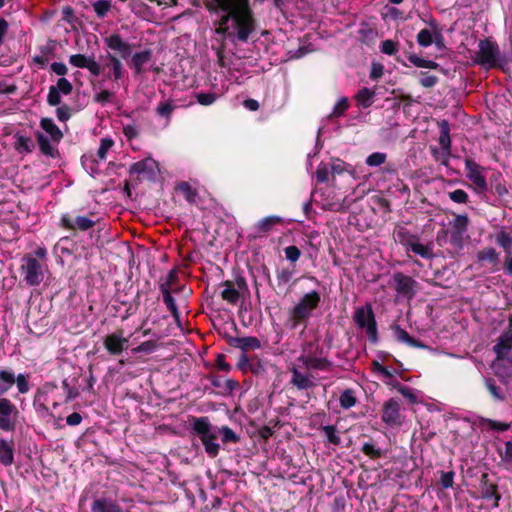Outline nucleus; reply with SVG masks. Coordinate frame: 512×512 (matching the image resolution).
Listing matches in <instances>:
<instances>
[{"label": "nucleus", "mask_w": 512, "mask_h": 512, "mask_svg": "<svg viewBox=\"0 0 512 512\" xmlns=\"http://www.w3.org/2000/svg\"><path fill=\"white\" fill-rule=\"evenodd\" d=\"M203 3L211 14L223 13L218 33L246 43L256 30L257 21L250 0H203Z\"/></svg>", "instance_id": "obj_1"}, {"label": "nucleus", "mask_w": 512, "mask_h": 512, "mask_svg": "<svg viewBox=\"0 0 512 512\" xmlns=\"http://www.w3.org/2000/svg\"><path fill=\"white\" fill-rule=\"evenodd\" d=\"M189 425L190 434L200 440L205 453L211 459L216 458L220 453L221 446L217 442L219 436L224 445L237 444L241 440L240 436L229 426H215L207 416H191Z\"/></svg>", "instance_id": "obj_2"}, {"label": "nucleus", "mask_w": 512, "mask_h": 512, "mask_svg": "<svg viewBox=\"0 0 512 512\" xmlns=\"http://www.w3.org/2000/svg\"><path fill=\"white\" fill-rule=\"evenodd\" d=\"M472 62L486 70L502 69L507 64V60L501 55L498 44L489 38L479 41L478 51L472 57Z\"/></svg>", "instance_id": "obj_3"}, {"label": "nucleus", "mask_w": 512, "mask_h": 512, "mask_svg": "<svg viewBox=\"0 0 512 512\" xmlns=\"http://www.w3.org/2000/svg\"><path fill=\"white\" fill-rule=\"evenodd\" d=\"M320 302L321 296L318 291L312 290L304 294V296L299 299L298 303L289 311L291 328L295 329L302 324L306 327L313 311L318 308Z\"/></svg>", "instance_id": "obj_4"}, {"label": "nucleus", "mask_w": 512, "mask_h": 512, "mask_svg": "<svg viewBox=\"0 0 512 512\" xmlns=\"http://www.w3.org/2000/svg\"><path fill=\"white\" fill-rule=\"evenodd\" d=\"M353 321L360 329L365 330L370 343H378L379 334L377 322L370 303H366L365 305L355 309Z\"/></svg>", "instance_id": "obj_5"}, {"label": "nucleus", "mask_w": 512, "mask_h": 512, "mask_svg": "<svg viewBox=\"0 0 512 512\" xmlns=\"http://www.w3.org/2000/svg\"><path fill=\"white\" fill-rule=\"evenodd\" d=\"M90 509L91 512H124L118 502V489L113 486L102 492L97 491Z\"/></svg>", "instance_id": "obj_6"}, {"label": "nucleus", "mask_w": 512, "mask_h": 512, "mask_svg": "<svg viewBox=\"0 0 512 512\" xmlns=\"http://www.w3.org/2000/svg\"><path fill=\"white\" fill-rule=\"evenodd\" d=\"M314 346L313 342H309L306 348L303 349L302 354L298 357V361L301 362L307 370H320L328 371L332 368V362L325 357H318L321 355L323 349L316 345L315 351L308 350Z\"/></svg>", "instance_id": "obj_7"}, {"label": "nucleus", "mask_w": 512, "mask_h": 512, "mask_svg": "<svg viewBox=\"0 0 512 512\" xmlns=\"http://www.w3.org/2000/svg\"><path fill=\"white\" fill-rule=\"evenodd\" d=\"M21 262L20 271L26 284L38 286L44 279L41 263L32 254L24 255Z\"/></svg>", "instance_id": "obj_8"}, {"label": "nucleus", "mask_w": 512, "mask_h": 512, "mask_svg": "<svg viewBox=\"0 0 512 512\" xmlns=\"http://www.w3.org/2000/svg\"><path fill=\"white\" fill-rule=\"evenodd\" d=\"M483 169L472 158L465 159L466 177L472 183V187L477 194H483L488 189L486 178L482 174Z\"/></svg>", "instance_id": "obj_9"}, {"label": "nucleus", "mask_w": 512, "mask_h": 512, "mask_svg": "<svg viewBox=\"0 0 512 512\" xmlns=\"http://www.w3.org/2000/svg\"><path fill=\"white\" fill-rule=\"evenodd\" d=\"M19 411L8 398H0V430L13 432Z\"/></svg>", "instance_id": "obj_10"}, {"label": "nucleus", "mask_w": 512, "mask_h": 512, "mask_svg": "<svg viewBox=\"0 0 512 512\" xmlns=\"http://www.w3.org/2000/svg\"><path fill=\"white\" fill-rule=\"evenodd\" d=\"M96 221L86 216H75L72 217L70 214H62L59 222V226L63 229L70 231H81L85 232L90 228L94 227Z\"/></svg>", "instance_id": "obj_11"}, {"label": "nucleus", "mask_w": 512, "mask_h": 512, "mask_svg": "<svg viewBox=\"0 0 512 512\" xmlns=\"http://www.w3.org/2000/svg\"><path fill=\"white\" fill-rule=\"evenodd\" d=\"M123 334V330H117L104 338V348L110 355L118 356L128 348L129 339L124 337Z\"/></svg>", "instance_id": "obj_12"}, {"label": "nucleus", "mask_w": 512, "mask_h": 512, "mask_svg": "<svg viewBox=\"0 0 512 512\" xmlns=\"http://www.w3.org/2000/svg\"><path fill=\"white\" fill-rule=\"evenodd\" d=\"M393 280L395 283V290L399 295L404 296L409 300L415 296L418 282L412 277L404 275L401 272H396L393 275Z\"/></svg>", "instance_id": "obj_13"}, {"label": "nucleus", "mask_w": 512, "mask_h": 512, "mask_svg": "<svg viewBox=\"0 0 512 512\" xmlns=\"http://www.w3.org/2000/svg\"><path fill=\"white\" fill-rule=\"evenodd\" d=\"M381 419L390 427L401 425L402 417L400 414V401L398 399L390 398L383 404Z\"/></svg>", "instance_id": "obj_14"}, {"label": "nucleus", "mask_w": 512, "mask_h": 512, "mask_svg": "<svg viewBox=\"0 0 512 512\" xmlns=\"http://www.w3.org/2000/svg\"><path fill=\"white\" fill-rule=\"evenodd\" d=\"M56 389L57 385L55 383L47 382L36 391L33 400V406L37 413L44 414L49 412V409L46 405V402L48 401V395L53 393Z\"/></svg>", "instance_id": "obj_15"}, {"label": "nucleus", "mask_w": 512, "mask_h": 512, "mask_svg": "<svg viewBox=\"0 0 512 512\" xmlns=\"http://www.w3.org/2000/svg\"><path fill=\"white\" fill-rule=\"evenodd\" d=\"M512 349V327L508 325L501 335L498 337L496 344L493 346V352L497 360H504L508 352Z\"/></svg>", "instance_id": "obj_16"}, {"label": "nucleus", "mask_w": 512, "mask_h": 512, "mask_svg": "<svg viewBox=\"0 0 512 512\" xmlns=\"http://www.w3.org/2000/svg\"><path fill=\"white\" fill-rule=\"evenodd\" d=\"M480 493L481 497L485 500H494L493 507L499 506L501 495L498 493V486L495 483L490 482L487 473L481 476L480 481Z\"/></svg>", "instance_id": "obj_17"}, {"label": "nucleus", "mask_w": 512, "mask_h": 512, "mask_svg": "<svg viewBox=\"0 0 512 512\" xmlns=\"http://www.w3.org/2000/svg\"><path fill=\"white\" fill-rule=\"evenodd\" d=\"M450 236L451 242H461L463 235L466 233L469 226V218L466 214L456 215L455 218L450 222Z\"/></svg>", "instance_id": "obj_18"}, {"label": "nucleus", "mask_w": 512, "mask_h": 512, "mask_svg": "<svg viewBox=\"0 0 512 512\" xmlns=\"http://www.w3.org/2000/svg\"><path fill=\"white\" fill-rule=\"evenodd\" d=\"M105 43L109 49L119 52L120 56L123 59L129 57L132 53L133 45L128 42H125L122 39V37L117 33H114L109 37H106Z\"/></svg>", "instance_id": "obj_19"}, {"label": "nucleus", "mask_w": 512, "mask_h": 512, "mask_svg": "<svg viewBox=\"0 0 512 512\" xmlns=\"http://www.w3.org/2000/svg\"><path fill=\"white\" fill-rule=\"evenodd\" d=\"M391 330L393 332L394 338L398 342H403L413 348H419V349H427L428 348V346L425 343L410 336L408 334V332L405 329L401 328L398 324H393L391 326Z\"/></svg>", "instance_id": "obj_20"}, {"label": "nucleus", "mask_w": 512, "mask_h": 512, "mask_svg": "<svg viewBox=\"0 0 512 512\" xmlns=\"http://www.w3.org/2000/svg\"><path fill=\"white\" fill-rule=\"evenodd\" d=\"M440 126V136H439V144L445 153V157L441 161V163L445 166L448 165V157L451 152V138H450V126L447 120H442L439 123Z\"/></svg>", "instance_id": "obj_21"}, {"label": "nucleus", "mask_w": 512, "mask_h": 512, "mask_svg": "<svg viewBox=\"0 0 512 512\" xmlns=\"http://www.w3.org/2000/svg\"><path fill=\"white\" fill-rule=\"evenodd\" d=\"M35 137L39 145L40 151L43 155L56 158L59 155L58 149L53 145V142L48 139L42 132L36 131Z\"/></svg>", "instance_id": "obj_22"}, {"label": "nucleus", "mask_w": 512, "mask_h": 512, "mask_svg": "<svg viewBox=\"0 0 512 512\" xmlns=\"http://www.w3.org/2000/svg\"><path fill=\"white\" fill-rule=\"evenodd\" d=\"M40 127L49 134L51 141L54 144H59L63 139V132L60 128L54 123L53 119L44 117L40 120Z\"/></svg>", "instance_id": "obj_23"}, {"label": "nucleus", "mask_w": 512, "mask_h": 512, "mask_svg": "<svg viewBox=\"0 0 512 512\" xmlns=\"http://www.w3.org/2000/svg\"><path fill=\"white\" fill-rule=\"evenodd\" d=\"M152 59V51L146 49L141 52L135 53L131 58L130 67L134 70L136 75H140L144 72L143 66Z\"/></svg>", "instance_id": "obj_24"}, {"label": "nucleus", "mask_w": 512, "mask_h": 512, "mask_svg": "<svg viewBox=\"0 0 512 512\" xmlns=\"http://www.w3.org/2000/svg\"><path fill=\"white\" fill-rule=\"evenodd\" d=\"M14 462V442L0 439V463L10 466Z\"/></svg>", "instance_id": "obj_25"}, {"label": "nucleus", "mask_w": 512, "mask_h": 512, "mask_svg": "<svg viewBox=\"0 0 512 512\" xmlns=\"http://www.w3.org/2000/svg\"><path fill=\"white\" fill-rule=\"evenodd\" d=\"M220 286L224 287L221 291V298L229 304H236L240 298V292L234 286V282L226 280Z\"/></svg>", "instance_id": "obj_26"}, {"label": "nucleus", "mask_w": 512, "mask_h": 512, "mask_svg": "<svg viewBox=\"0 0 512 512\" xmlns=\"http://www.w3.org/2000/svg\"><path fill=\"white\" fill-rule=\"evenodd\" d=\"M291 373L290 383L298 390H307L314 387V383L310 380L309 376L301 373L297 368L293 367Z\"/></svg>", "instance_id": "obj_27"}, {"label": "nucleus", "mask_w": 512, "mask_h": 512, "mask_svg": "<svg viewBox=\"0 0 512 512\" xmlns=\"http://www.w3.org/2000/svg\"><path fill=\"white\" fill-rule=\"evenodd\" d=\"M100 59L102 61L107 60V61L112 62V67H110L111 73H109L107 75L109 78L111 76H113L115 81H118L122 78L123 72H124L123 65H122L121 61L116 56H114L108 52L106 55L100 56Z\"/></svg>", "instance_id": "obj_28"}, {"label": "nucleus", "mask_w": 512, "mask_h": 512, "mask_svg": "<svg viewBox=\"0 0 512 512\" xmlns=\"http://www.w3.org/2000/svg\"><path fill=\"white\" fill-rule=\"evenodd\" d=\"M163 297V302L165 303L167 309L171 313L172 317L174 318L176 324L178 326L181 325L180 321V312L178 310V307L176 305L175 299L172 296L171 292L169 290H166V288H163V291H160Z\"/></svg>", "instance_id": "obj_29"}, {"label": "nucleus", "mask_w": 512, "mask_h": 512, "mask_svg": "<svg viewBox=\"0 0 512 512\" xmlns=\"http://www.w3.org/2000/svg\"><path fill=\"white\" fill-rule=\"evenodd\" d=\"M375 92L370 88L363 87L355 95V100L363 109L369 108L374 102Z\"/></svg>", "instance_id": "obj_30"}, {"label": "nucleus", "mask_w": 512, "mask_h": 512, "mask_svg": "<svg viewBox=\"0 0 512 512\" xmlns=\"http://www.w3.org/2000/svg\"><path fill=\"white\" fill-rule=\"evenodd\" d=\"M15 143L14 148L20 154H29L33 151L35 145L30 137L24 136L22 134H15Z\"/></svg>", "instance_id": "obj_31"}, {"label": "nucleus", "mask_w": 512, "mask_h": 512, "mask_svg": "<svg viewBox=\"0 0 512 512\" xmlns=\"http://www.w3.org/2000/svg\"><path fill=\"white\" fill-rule=\"evenodd\" d=\"M14 385V372L11 369L0 370V398Z\"/></svg>", "instance_id": "obj_32"}, {"label": "nucleus", "mask_w": 512, "mask_h": 512, "mask_svg": "<svg viewBox=\"0 0 512 512\" xmlns=\"http://www.w3.org/2000/svg\"><path fill=\"white\" fill-rule=\"evenodd\" d=\"M495 242L499 247H501L505 251L506 256L511 255L512 236L504 228H502L499 232L496 233Z\"/></svg>", "instance_id": "obj_33"}, {"label": "nucleus", "mask_w": 512, "mask_h": 512, "mask_svg": "<svg viewBox=\"0 0 512 512\" xmlns=\"http://www.w3.org/2000/svg\"><path fill=\"white\" fill-rule=\"evenodd\" d=\"M154 165L155 162L152 159L146 158L131 164L129 168V173L138 175L145 174L148 172L151 173L153 172Z\"/></svg>", "instance_id": "obj_34"}, {"label": "nucleus", "mask_w": 512, "mask_h": 512, "mask_svg": "<svg viewBox=\"0 0 512 512\" xmlns=\"http://www.w3.org/2000/svg\"><path fill=\"white\" fill-rule=\"evenodd\" d=\"M281 222L282 219L279 216L272 215L264 217L257 223V233L266 234L270 232L275 225L280 224Z\"/></svg>", "instance_id": "obj_35"}, {"label": "nucleus", "mask_w": 512, "mask_h": 512, "mask_svg": "<svg viewBox=\"0 0 512 512\" xmlns=\"http://www.w3.org/2000/svg\"><path fill=\"white\" fill-rule=\"evenodd\" d=\"M410 63L419 68H428L433 70H443L440 65L432 60H425L414 53H409L407 56Z\"/></svg>", "instance_id": "obj_36"}, {"label": "nucleus", "mask_w": 512, "mask_h": 512, "mask_svg": "<svg viewBox=\"0 0 512 512\" xmlns=\"http://www.w3.org/2000/svg\"><path fill=\"white\" fill-rule=\"evenodd\" d=\"M177 108L172 100H163L156 107V114L159 117L165 118L167 122L170 121L172 113Z\"/></svg>", "instance_id": "obj_37"}, {"label": "nucleus", "mask_w": 512, "mask_h": 512, "mask_svg": "<svg viewBox=\"0 0 512 512\" xmlns=\"http://www.w3.org/2000/svg\"><path fill=\"white\" fill-rule=\"evenodd\" d=\"M176 190L181 192L185 198V200L191 204L196 203L198 192L196 189H194L188 182L183 181L180 182L176 186Z\"/></svg>", "instance_id": "obj_38"}, {"label": "nucleus", "mask_w": 512, "mask_h": 512, "mask_svg": "<svg viewBox=\"0 0 512 512\" xmlns=\"http://www.w3.org/2000/svg\"><path fill=\"white\" fill-rule=\"evenodd\" d=\"M339 404L342 409H350L357 404V397L353 389H345L339 397Z\"/></svg>", "instance_id": "obj_39"}, {"label": "nucleus", "mask_w": 512, "mask_h": 512, "mask_svg": "<svg viewBox=\"0 0 512 512\" xmlns=\"http://www.w3.org/2000/svg\"><path fill=\"white\" fill-rule=\"evenodd\" d=\"M477 259L480 262L487 261L496 265L499 262V253L493 247H486L477 253Z\"/></svg>", "instance_id": "obj_40"}, {"label": "nucleus", "mask_w": 512, "mask_h": 512, "mask_svg": "<svg viewBox=\"0 0 512 512\" xmlns=\"http://www.w3.org/2000/svg\"><path fill=\"white\" fill-rule=\"evenodd\" d=\"M396 240L406 249L410 250L411 246L413 245V242L418 240V237L416 235H412L408 230L406 229H400L396 232Z\"/></svg>", "instance_id": "obj_41"}, {"label": "nucleus", "mask_w": 512, "mask_h": 512, "mask_svg": "<svg viewBox=\"0 0 512 512\" xmlns=\"http://www.w3.org/2000/svg\"><path fill=\"white\" fill-rule=\"evenodd\" d=\"M361 452L373 460L379 459L383 455L382 450L376 446L372 439L362 444Z\"/></svg>", "instance_id": "obj_42"}, {"label": "nucleus", "mask_w": 512, "mask_h": 512, "mask_svg": "<svg viewBox=\"0 0 512 512\" xmlns=\"http://www.w3.org/2000/svg\"><path fill=\"white\" fill-rule=\"evenodd\" d=\"M261 348L260 340L255 336L242 337L241 351L247 353L248 351H255Z\"/></svg>", "instance_id": "obj_43"}, {"label": "nucleus", "mask_w": 512, "mask_h": 512, "mask_svg": "<svg viewBox=\"0 0 512 512\" xmlns=\"http://www.w3.org/2000/svg\"><path fill=\"white\" fill-rule=\"evenodd\" d=\"M62 388L65 393L64 403H69L80 395L78 388L75 385H71L68 379L62 381Z\"/></svg>", "instance_id": "obj_44"}, {"label": "nucleus", "mask_w": 512, "mask_h": 512, "mask_svg": "<svg viewBox=\"0 0 512 512\" xmlns=\"http://www.w3.org/2000/svg\"><path fill=\"white\" fill-rule=\"evenodd\" d=\"M178 281V275H177V272L176 270L172 269L171 271L168 272V274L166 275V277L163 279L160 280V284H159V289L160 291H163V288H166V290H169L170 292L173 291V286L177 283Z\"/></svg>", "instance_id": "obj_45"}, {"label": "nucleus", "mask_w": 512, "mask_h": 512, "mask_svg": "<svg viewBox=\"0 0 512 512\" xmlns=\"http://www.w3.org/2000/svg\"><path fill=\"white\" fill-rule=\"evenodd\" d=\"M349 107H350V104H349L348 98L347 97L340 98L334 105V108H333L331 114L329 115V118L330 119L338 118V117L344 115V113L348 110Z\"/></svg>", "instance_id": "obj_46"}, {"label": "nucleus", "mask_w": 512, "mask_h": 512, "mask_svg": "<svg viewBox=\"0 0 512 512\" xmlns=\"http://www.w3.org/2000/svg\"><path fill=\"white\" fill-rule=\"evenodd\" d=\"M250 373H252L256 377H264L266 374L265 363L257 356H252Z\"/></svg>", "instance_id": "obj_47"}, {"label": "nucleus", "mask_w": 512, "mask_h": 512, "mask_svg": "<svg viewBox=\"0 0 512 512\" xmlns=\"http://www.w3.org/2000/svg\"><path fill=\"white\" fill-rule=\"evenodd\" d=\"M321 430L325 433L329 443L338 446L341 443V438L334 425H325L321 427Z\"/></svg>", "instance_id": "obj_48"}, {"label": "nucleus", "mask_w": 512, "mask_h": 512, "mask_svg": "<svg viewBox=\"0 0 512 512\" xmlns=\"http://www.w3.org/2000/svg\"><path fill=\"white\" fill-rule=\"evenodd\" d=\"M486 388L488 392L491 394V396L495 400H505V394L503 393L502 389L496 385V382L492 378H488L485 381Z\"/></svg>", "instance_id": "obj_49"}, {"label": "nucleus", "mask_w": 512, "mask_h": 512, "mask_svg": "<svg viewBox=\"0 0 512 512\" xmlns=\"http://www.w3.org/2000/svg\"><path fill=\"white\" fill-rule=\"evenodd\" d=\"M410 250L424 259H430L433 257L431 249L428 246L419 243L418 240L413 242Z\"/></svg>", "instance_id": "obj_50"}, {"label": "nucleus", "mask_w": 512, "mask_h": 512, "mask_svg": "<svg viewBox=\"0 0 512 512\" xmlns=\"http://www.w3.org/2000/svg\"><path fill=\"white\" fill-rule=\"evenodd\" d=\"M387 155L383 152H374L366 158V164L370 167H377L386 162Z\"/></svg>", "instance_id": "obj_51"}, {"label": "nucleus", "mask_w": 512, "mask_h": 512, "mask_svg": "<svg viewBox=\"0 0 512 512\" xmlns=\"http://www.w3.org/2000/svg\"><path fill=\"white\" fill-rule=\"evenodd\" d=\"M420 79H419V84L424 87V88H432L434 87L439 79L437 76L435 75H432L430 74L429 72H424V71H421L420 72Z\"/></svg>", "instance_id": "obj_52"}, {"label": "nucleus", "mask_w": 512, "mask_h": 512, "mask_svg": "<svg viewBox=\"0 0 512 512\" xmlns=\"http://www.w3.org/2000/svg\"><path fill=\"white\" fill-rule=\"evenodd\" d=\"M93 8L97 16L103 18L111 8V0H98L93 3Z\"/></svg>", "instance_id": "obj_53"}, {"label": "nucleus", "mask_w": 512, "mask_h": 512, "mask_svg": "<svg viewBox=\"0 0 512 512\" xmlns=\"http://www.w3.org/2000/svg\"><path fill=\"white\" fill-rule=\"evenodd\" d=\"M114 145V141L111 138H102L100 141V146L97 151V156L100 160H105L107 157L108 151Z\"/></svg>", "instance_id": "obj_54"}, {"label": "nucleus", "mask_w": 512, "mask_h": 512, "mask_svg": "<svg viewBox=\"0 0 512 512\" xmlns=\"http://www.w3.org/2000/svg\"><path fill=\"white\" fill-rule=\"evenodd\" d=\"M417 42L421 47H429L433 43V35L430 30L422 29L417 34Z\"/></svg>", "instance_id": "obj_55"}, {"label": "nucleus", "mask_w": 512, "mask_h": 512, "mask_svg": "<svg viewBox=\"0 0 512 512\" xmlns=\"http://www.w3.org/2000/svg\"><path fill=\"white\" fill-rule=\"evenodd\" d=\"M14 384L17 385V389L20 394H25L30 389L28 379L25 374H18L17 376L14 374Z\"/></svg>", "instance_id": "obj_56"}, {"label": "nucleus", "mask_w": 512, "mask_h": 512, "mask_svg": "<svg viewBox=\"0 0 512 512\" xmlns=\"http://www.w3.org/2000/svg\"><path fill=\"white\" fill-rule=\"evenodd\" d=\"M157 348V343L154 340H147L132 349V352L137 353H151Z\"/></svg>", "instance_id": "obj_57"}, {"label": "nucleus", "mask_w": 512, "mask_h": 512, "mask_svg": "<svg viewBox=\"0 0 512 512\" xmlns=\"http://www.w3.org/2000/svg\"><path fill=\"white\" fill-rule=\"evenodd\" d=\"M315 178L317 183H325L328 181L329 178V168L327 164L324 162H321L315 172Z\"/></svg>", "instance_id": "obj_58"}, {"label": "nucleus", "mask_w": 512, "mask_h": 512, "mask_svg": "<svg viewBox=\"0 0 512 512\" xmlns=\"http://www.w3.org/2000/svg\"><path fill=\"white\" fill-rule=\"evenodd\" d=\"M450 200L458 204H466L468 202L469 196L462 189H456L448 193Z\"/></svg>", "instance_id": "obj_59"}, {"label": "nucleus", "mask_w": 512, "mask_h": 512, "mask_svg": "<svg viewBox=\"0 0 512 512\" xmlns=\"http://www.w3.org/2000/svg\"><path fill=\"white\" fill-rule=\"evenodd\" d=\"M284 253H285L286 259L288 261H290L291 263H296L301 256L300 249L295 245H290V246L285 247Z\"/></svg>", "instance_id": "obj_60"}, {"label": "nucleus", "mask_w": 512, "mask_h": 512, "mask_svg": "<svg viewBox=\"0 0 512 512\" xmlns=\"http://www.w3.org/2000/svg\"><path fill=\"white\" fill-rule=\"evenodd\" d=\"M47 103L49 106H58L61 103V93L56 89L55 86L49 87V92L47 95Z\"/></svg>", "instance_id": "obj_61"}, {"label": "nucleus", "mask_w": 512, "mask_h": 512, "mask_svg": "<svg viewBox=\"0 0 512 512\" xmlns=\"http://www.w3.org/2000/svg\"><path fill=\"white\" fill-rule=\"evenodd\" d=\"M55 87H56V89H58V91L61 94H64V95H69L73 91L72 83L64 77H61L57 80Z\"/></svg>", "instance_id": "obj_62"}, {"label": "nucleus", "mask_w": 512, "mask_h": 512, "mask_svg": "<svg viewBox=\"0 0 512 512\" xmlns=\"http://www.w3.org/2000/svg\"><path fill=\"white\" fill-rule=\"evenodd\" d=\"M195 97L197 99V102L203 106H209L213 104L217 99V95L215 93L200 92L197 93Z\"/></svg>", "instance_id": "obj_63"}, {"label": "nucleus", "mask_w": 512, "mask_h": 512, "mask_svg": "<svg viewBox=\"0 0 512 512\" xmlns=\"http://www.w3.org/2000/svg\"><path fill=\"white\" fill-rule=\"evenodd\" d=\"M398 51V43L391 40V39H387L385 41H383L381 43V52L386 54V55H395Z\"/></svg>", "instance_id": "obj_64"}]
</instances>
